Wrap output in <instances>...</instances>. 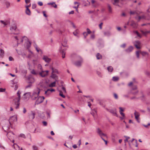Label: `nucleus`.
Returning <instances> with one entry per match:
<instances>
[{
	"label": "nucleus",
	"mask_w": 150,
	"mask_h": 150,
	"mask_svg": "<svg viewBox=\"0 0 150 150\" xmlns=\"http://www.w3.org/2000/svg\"><path fill=\"white\" fill-rule=\"evenodd\" d=\"M107 69L109 72H112L113 70V68L111 66H109L108 67Z\"/></svg>",
	"instance_id": "nucleus-33"
},
{
	"label": "nucleus",
	"mask_w": 150,
	"mask_h": 150,
	"mask_svg": "<svg viewBox=\"0 0 150 150\" xmlns=\"http://www.w3.org/2000/svg\"><path fill=\"white\" fill-rule=\"evenodd\" d=\"M119 79V78L118 77L114 76L113 77L112 80L114 81H116Z\"/></svg>",
	"instance_id": "nucleus-35"
},
{
	"label": "nucleus",
	"mask_w": 150,
	"mask_h": 150,
	"mask_svg": "<svg viewBox=\"0 0 150 150\" xmlns=\"http://www.w3.org/2000/svg\"><path fill=\"white\" fill-rule=\"evenodd\" d=\"M61 86L62 87V88L63 92H64V93H66V90L64 86L63 85H61Z\"/></svg>",
	"instance_id": "nucleus-38"
},
{
	"label": "nucleus",
	"mask_w": 150,
	"mask_h": 150,
	"mask_svg": "<svg viewBox=\"0 0 150 150\" xmlns=\"http://www.w3.org/2000/svg\"><path fill=\"white\" fill-rule=\"evenodd\" d=\"M13 147L14 149H16V150H22V148L20 149V147L16 144H14L13 146Z\"/></svg>",
	"instance_id": "nucleus-19"
},
{
	"label": "nucleus",
	"mask_w": 150,
	"mask_h": 150,
	"mask_svg": "<svg viewBox=\"0 0 150 150\" xmlns=\"http://www.w3.org/2000/svg\"><path fill=\"white\" fill-rule=\"evenodd\" d=\"M59 95L61 96L62 97L64 98L65 97V96L63 94V93L61 91H59Z\"/></svg>",
	"instance_id": "nucleus-34"
},
{
	"label": "nucleus",
	"mask_w": 150,
	"mask_h": 150,
	"mask_svg": "<svg viewBox=\"0 0 150 150\" xmlns=\"http://www.w3.org/2000/svg\"><path fill=\"white\" fill-rule=\"evenodd\" d=\"M87 33L89 34H90L91 33V31L88 28H87L86 29Z\"/></svg>",
	"instance_id": "nucleus-47"
},
{
	"label": "nucleus",
	"mask_w": 150,
	"mask_h": 150,
	"mask_svg": "<svg viewBox=\"0 0 150 150\" xmlns=\"http://www.w3.org/2000/svg\"><path fill=\"white\" fill-rule=\"evenodd\" d=\"M25 13L28 15H30L31 14V12L30 10L28 8H26Z\"/></svg>",
	"instance_id": "nucleus-25"
},
{
	"label": "nucleus",
	"mask_w": 150,
	"mask_h": 150,
	"mask_svg": "<svg viewBox=\"0 0 150 150\" xmlns=\"http://www.w3.org/2000/svg\"><path fill=\"white\" fill-rule=\"evenodd\" d=\"M134 115L135 116V119L138 122H139L138 120L139 116V113L137 112L136 111H135V112L134 113Z\"/></svg>",
	"instance_id": "nucleus-18"
},
{
	"label": "nucleus",
	"mask_w": 150,
	"mask_h": 150,
	"mask_svg": "<svg viewBox=\"0 0 150 150\" xmlns=\"http://www.w3.org/2000/svg\"><path fill=\"white\" fill-rule=\"evenodd\" d=\"M88 34L86 32H84L83 33V35L85 38H86V37L88 35Z\"/></svg>",
	"instance_id": "nucleus-40"
},
{
	"label": "nucleus",
	"mask_w": 150,
	"mask_h": 150,
	"mask_svg": "<svg viewBox=\"0 0 150 150\" xmlns=\"http://www.w3.org/2000/svg\"><path fill=\"white\" fill-rule=\"evenodd\" d=\"M42 13H43V16L44 17H47V16L46 15V14L45 13V11H43L42 12Z\"/></svg>",
	"instance_id": "nucleus-55"
},
{
	"label": "nucleus",
	"mask_w": 150,
	"mask_h": 150,
	"mask_svg": "<svg viewBox=\"0 0 150 150\" xmlns=\"http://www.w3.org/2000/svg\"><path fill=\"white\" fill-rule=\"evenodd\" d=\"M103 24V23H101L99 25V28H100V29H102V25Z\"/></svg>",
	"instance_id": "nucleus-53"
},
{
	"label": "nucleus",
	"mask_w": 150,
	"mask_h": 150,
	"mask_svg": "<svg viewBox=\"0 0 150 150\" xmlns=\"http://www.w3.org/2000/svg\"><path fill=\"white\" fill-rule=\"evenodd\" d=\"M9 128H10L9 126L8 125H7L6 124L3 127V128L5 132H8V133L7 134V135L8 134V133L9 132L13 134H14V133H13V132H12L9 131V132H8V130H9Z\"/></svg>",
	"instance_id": "nucleus-6"
},
{
	"label": "nucleus",
	"mask_w": 150,
	"mask_h": 150,
	"mask_svg": "<svg viewBox=\"0 0 150 150\" xmlns=\"http://www.w3.org/2000/svg\"><path fill=\"white\" fill-rule=\"evenodd\" d=\"M40 92V90L38 88L35 90L33 92L31 96V98L33 100H35L38 97Z\"/></svg>",
	"instance_id": "nucleus-3"
},
{
	"label": "nucleus",
	"mask_w": 150,
	"mask_h": 150,
	"mask_svg": "<svg viewBox=\"0 0 150 150\" xmlns=\"http://www.w3.org/2000/svg\"><path fill=\"white\" fill-rule=\"evenodd\" d=\"M39 75L42 77H44L47 76V73H45L43 71L39 73Z\"/></svg>",
	"instance_id": "nucleus-20"
},
{
	"label": "nucleus",
	"mask_w": 150,
	"mask_h": 150,
	"mask_svg": "<svg viewBox=\"0 0 150 150\" xmlns=\"http://www.w3.org/2000/svg\"><path fill=\"white\" fill-rule=\"evenodd\" d=\"M130 25L134 29H136L137 28V24L134 22L133 21H131V23Z\"/></svg>",
	"instance_id": "nucleus-17"
},
{
	"label": "nucleus",
	"mask_w": 150,
	"mask_h": 150,
	"mask_svg": "<svg viewBox=\"0 0 150 150\" xmlns=\"http://www.w3.org/2000/svg\"><path fill=\"white\" fill-rule=\"evenodd\" d=\"M133 91L132 90H130L129 93H131L133 95H135L137 94L139 92L138 90H137L135 92H133Z\"/></svg>",
	"instance_id": "nucleus-27"
},
{
	"label": "nucleus",
	"mask_w": 150,
	"mask_h": 150,
	"mask_svg": "<svg viewBox=\"0 0 150 150\" xmlns=\"http://www.w3.org/2000/svg\"><path fill=\"white\" fill-rule=\"evenodd\" d=\"M134 45L136 47L137 49H140L141 48L140 47L138 46V45H139L140 44V42L139 41H136Z\"/></svg>",
	"instance_id": "nucleus-14"
},
{
	"label": "nucleus",
	"mask_w": 150,
	"mask_h": 150,
	"mask_svg": "<svg viewBox=\"0 0 150 150\" xmlns=\"http://www.w3.org/2000/svg\"><path fill=\"white\" fill-rule=\"evenodd\" d=\"M113 96L114 98L116 99H118V96L115 93H114L113 94Z\"/></svg>",
	"instance_id": "nucleus-44"
},
{
	"label": "nucleus",
	"mask_w": 150,
	"mask_h": 150,
	"mask_svg": "<svg viewBox=\"0 0 150 150\" xmlns=\"http://www.w3.org/2000/svg\"><path fill=\"white\" fill-rule=\"evenodd\" d=\"M96 58L97 59H100L102 58V56L99 53H98L96 55Z\"/></svg>",
	"instance_id": "nucleus-30"
},
{
	"label": "nucleus",
	"mask_w": 150,
	"mask_h": 150,
	"mask_svg": "<svg viewBox=\"0 0 150 150\" xmlns=\"http://www.w3.org/2000/svg\"><path fill=\"white\" fill-rule=\"evenodd\" d=\"M125 46H126V44L124 43V44H123L121 45L120 46V47H123V48H124L125 47Z\"/></svg>",
	"instance_id": "nucleus-58"
},
{
	"label": "nucleus",
	"mask_w": 150,
	"mask_h": 150,
	"mask_svg": "<svg viewBox=\"0 0 150 150\" xmlns=\"http://www.w3.org/2000/svg\"><path fill=\"white\" fill-rule=\"evenodd\" d=\"M35 113L33 111H31L30 114H29V117L31 120H33L35 117Z\"/></svg>",
	"instance_id": "nucleus-10"
},
{
	"label": "nucleus",
	"mask_w": 150,
	"mask_h": 150,
	"mask_svg": "<svg viewBox=\"0 0 150 150\" xmlns=\"http://www.w3.org/2000/svg\"><path fill=\"white\" fill-rule=\"evenodd\" d=\"M38 4L40 6H42L43 5V3L41 2H39L38 3Z\"/></svg>",
	"instance_id": "nucleus-60"
},
{
	"label": "nucleus",
	"mask_w": 150,
	"mask_h": 150,
	"mask_svg": "<svg viewBox=\"0 0 150 150\" xmlns=\"http://www.w3.org/2000/svg\"><path fill=\"white\" fill-rule=\"evenodd\" d=\"M47 4L48 5H52V6L54 8H57V6L55 4L54 2H53L51 3H49Z\"/></svg>",
	"instance_id": "nucleus-23"
},
{
	"label": "nucleus",
	"mask_w": 150,
	"mask_h": 150,
	"mask_svg": "<svg viewBox=\"0 0 150 150\" xmlns=\"http://www.w3.org/2000/svg\"><path fill=\"white\" fill-rule=\"evenodd\" d=\"M120 115L123 117H125V114L122 112H120Z\"/></svg>",
	"instance_id": "nucleus-59"
},
{
	"label": "nucleus",
	"mask_w": 150,
	"mask_h": 150,
	"mask_svg": "<svg viewBox=\"0 0 150 150\" xmlns=\"http://www.w3.org/2000/svg\"><path fill=\"white\" fill-rule=\"evenodd\" d=\"M135 18L137 19H138V21H139L140 20L142 19V17H141V16H139L138 17H135Z\"/></svg>",
	"instance_id": "nucleus-49"
},
{
	"label": "nucleus",
	"mask_w": 150,
	"mask_h": 150,
	"mask_svg": "<svg viewBox=\"0 0 150 150\" xmlns=\"http://www.w3.org/2000/svg\"><path fill=\"white\" fill-rule=\"evenodd\" d=\"M137 89V86H134L132 88L131 90L134 91V90Z\"/></svg>",
	"instance_id": "nucleus-51"
},
{
	"label": "nucleus",
	"mask_w": 150,
	"mask_h": 150,
	"mask_svg": "<svg viewBox=\"0 0 150 150\" xmlns=\"http://www.w3.org/2000/svg\"><path fill=\"white\" fill-rule=\"evenodd\" d=\"M137 57L138 58H139V51H137L136 53Z\"/></svg>",
	"instance_id": "nucleus-41"
},
{
	"label": "nucleus",
	"mask_w": 150,
	"mask_h": 150,
	"mask_svg": "<svg viewBox=\"0 0 150 150\" xmlns=\"http://www.w3.org/2000/svg\"><path fill=\"white\" fill-rule=\"evenodd\" d=\"M42 123L43 124V125L44 126H46L47 125V123L46 122V121H43L42 122Z\"/></svg>",
	"instance_id": "nucleus-54"
},
{
	"label": "nucleus",
	"mask_w": 150,
	"mask_h": 150,
	"mask_svg": "<svg viewBox=\"0 0 150 150\" xmlns=\"http://www.w3.org/2000/svg\"><path fill=\"white\" fill-rule=\"evenodd\" d=\"M66 50V49H64L63 50L62 49V48L60 47V51L62 53V58H64L65 57V54L66 52L65 51Z\"/></svg>",
	"instance_id": "nucleus-13"
},
{
	"label": "nucleus",
	"mask_w": 150,
	"mask_h": 150,
	"mask_svg": "<svg viewBox=\"0 0 150 150\" xmlns=\"http://www.w3.org/2000/svg\"><path fill=\"white\" fill-rule=\"evenodd\" d=\"M33 150H38V147L35 146H32Z\"/></svg>",
	"instance_id": "nucleus-43"
},
{
	"label": "nucleus",
	"mask_w": 150,
	"mask_h": 150,
	"mask_svg": "<svg viewBox=\"0 0 150 150\" xmlns=\"http://www.w3.org/2000/svg\"><path fill=\"white\" fill-rule=\"evenodd\" d=\"M56 82L57 81H54L52 82L49 85V86L50 87H53L55 86V84Z\"/></svg>",
	"instance_id": "nucleus-31"
},
{
	"label": "nucleus",
	"mask_w": 150,
	"mask_h": 150,
	"mask_svg": "<svg viewBox=\"0 0 150 150\" xmlns=\"http://www.w3.org/2000/svg\"><path fill=\"white\" fill-rule=\"evenodd\" d=\"M6 4L7 8H8L10 6V3L8 1H6Z\"/></svg>",
	"instance_id": "nucleus-46"
},
{
	"label": "nucleus",
	"mask_w": 150,
	"mask_h": 150,
	"mask_svg": "<svg viewBox=\"0 0 150 150\" xmlns=\"http://www.w3.org/2000/svg\"><path fill=\"white\" fill-rule=\"evenodd\" d=\"M97 132L100 137H101L102 136L106 137V135L103 133L102 131L99 128L97 129Z\"/></svg>",
	"instance_id": "nucleus-8"
},
{
	"label": "nucleus",
	"mask_w": 150,
	"mask_h": 150,
	"mask_svg": "<svg viewBox=\"0 0 150 150\" xmlns=\"http://www.w3.org/2000/svg\"><path fill=\"white\" fill-rule=\"evenodd\" d=\"M108 11H109V12L110 13H111L112 12V8L110 5L109 4H108Z\"/></svg>",
	"instance_id": "nucleus-29"
},
{
	"label": "nucleus",
	"mask_w": 150,
	"mask_h": 150,
	"mask_svg": "<svg viewBox=\"0 0 150 150\" xmlns=\"http://www.w3.org/2000/svg\"><path fill=\"white\" fill-rule=\"evenodd\" d=\"M150 33V31H146L145 32H144L143 33L144 34H146L148 33Z\"/></svg>",
	"instance_id": "nucleus-52"
},
{
	"label": "nucleus",
	"mask_w": 150,
	"mask_h": 150,
	"mask_svg": "<svg viewBox=\"0 0 150 150\" xmlns=\"http://www.w3.org/2000/svg\"><path fill=\"white\" fill-rule=\"evenodd\" d=\"M113 5L116 6L118 5V4L119 2V0H111Z\"/></svg>",
	"instance_id": "nucleus-24"
},
{
	"label": "nucleus",
	"mask_w": 150,
	"mask_h": 150,
	"mask_svg": "<svg viewBox=\"0 0 150 150\" xmlns=\"http://www.w3.org/2000/svg\"><path fill=\"white\" fill-rule=\"evenodd\" d=\"M45 98L44 96L38 97L35 102V105H38L42 103Z\"/></svg>",
	"instance_id": "nucleus-5"
},
{
	"label": "nucleus",
	"mask_w": 150,
	"mask_h": 150,
	"mask_svg": "<svg viewBox=\"0 0 150 150\" xmlns=\"http://www.w3.org/2000/svg\"><path fill=\"white\" fill-rule=\"evenodd\" d=\"M0 22L4 25V26L10 24V21L9 20H5L4 21L0 20Z\"/></svg>",
	"instance_id": "nucleus-9"
},
{
	"label": "nucleus",
	"mask_w": 150,
	"mask_h": 150,
	"mask_svg": "<svg viewBox=\"0 0 150 150\" xmlns=\"http://www.w3.org/2000/svg\"><path fill=\"white\" fill-rule=\"evenodd\" d=\"M31 86L32 85L31 84H29L25 87V88H30Z\"/></svg>",
	"instance_id": "nucleus-61"
},
{
	"label": "nucleus",
	"mask_w": 150,
	"mask_h": 150,
	"mask_svg": "<svg viewBox=\"0 0 150 150\" xmlns=\"http://www.w3.org/2000/svg\"><path fill=\"white\" fill-rule=\"evenodd\" d=\"M95 35L94 34H92L91 35V36L90 38L91 39L93 40L95 38Z\"/></svg>",
	"instance_id": "nucleus-48"
},
{
	"label": "nucleus",
	"mask_w": 150,
	"mask_h": 150,
	"mask_svg": "<svg viewBox=\"0 0 150 150\" xmlns=\"http://www.w3.org/2000/svg\"><path fill=\"white\" fill-rule=\"evenodd\" d=\"M31 43L30 42V41H28V43H27V49L29 48L31 46Z\"/></svg>",
	"instance_id": "nucleus-36"
},
{
	"label": "nucleus",
	"mask_w": 150,
	"mask_h": 150,
	"mask_svg": "<svg viewBox=\"0 0 150 150\" xmlns=\"http://www.w3.org/2000/svg\"><path fill=\"white\" fill-rule=\"evenodd\" d=\"M141 100H145L144 99V95H142V96L141 97Z\"/></svg>",
	"instance_id": "nucleus-57"
},
{
	"label": "nucleus",
	"mask_w": 150,
	"mask_h": 150,
	"mask_svg": "<svg viewBox=\"0 0 150 150\" xmlns=\"http://www.w3.org/2000/svg\"><path fill=\"white\" fill-rule=\"evenodd\" d=\"M143 56H145L146 55H148V53L147 52H141Z\"/></svg>",
	"instance_id": "nucleus-39"
},
{
	"label": "nucleus",
	"mask_w": 150,
	"mask_h": 150,
	"mask_svg": "<svg viewBox=\"0 0 150 150\" xmlns=\"http://www.w3.org/2000/svg\"><path fill=\"white\" fill-rule=\"evenodd\" d=\"M13 60V58L11 57H9V60L10 61H12Z\"/></svg>",
	"instance_id": "nucleus-62"
},
{
	"label": "nucleus",
	"mask_w": 150,
	"mask_h": 150,
	"mask_svg": "<svg viewBox=\"0 0 150 150\" xmlns=\"http://www.w3.org/2000/svg\"><path fill=\"white\" fill-rule=\"evenodd\" d=\"M50 76L54 80V81L57 82H58L59 81L58 77L57 75H56L55 74L51 73V74Z\"/></svg>",
	"instance_id": "nucleus-7"
},
{
	"label": "nucleus",
	"mask_w": 150,
	"mask_h": 150,
	"mask_svg": "<svg viewBox=\"0 0 150 150\" xmlns=\"http://www.w3.org/2000/svg\"><path fill=\"white\" fill-rule=\"evenodd\" d=\"M19 136L21 137H23V138H24V139H25L26 138L25 135L23 134H20Z\"/></svg>",
	"instance_id": "nucleus-42"
},
{
	"label": "nucleus",
	"mask_w": 150,
	"mask_h": 150,
	"mask_svg": "<svg viewBox=\"0 0 150 150\" xmlns=\"http://www.w3.org/2000/svg\"><path fill=\"white\" fill-rule=\"evenodd\" d=\"M0 51V57L2 58L3 57L4 53V51L2 49H1Z\"/></svg>",
	"instance_id": "nucleus-26"
},
{
	"label": "nucleus",
	"mask_w": 150,
	"mask_h": 150,
	"mask_svg": "<svg viewBox=\"0 0 150 150\" xmlns=\"http://www.w3.org/2000/svg\"><path fill=\"white\" fill-rule=\"evenodd\" d=\"M30 93L28 92L25 93L24 94V98L25 100H28L30 97Z\"/></svg>",
	"instance_id": "nucleus-12"
},
{
	"label": "nucleus",
	"mask_w": 150,
	"mask_h": 150,
	"mask_svg": "<svg viewBox=\"0 0 150 150\" xmlns=\"http://www.w3.org/2000/svg\"><path fill=\"white\" fill-rule=\"evenodd\" d=\"M104 35L107 36H109L111 35V33L110 31H108L104 32Z\"/></svg>",
	"instance_id": "nucleus-28"
},
{
	"label": "nucleus",
	"mask_w": 150,
	"mask_h": 150,
	"mask_svg": "<svg viewBox=\"0 0 150 150\" xmlns=\"http://www.w3.org/2000/svg\"><path fill=\"white\" fill-rule=\"evenodd\" d=\"M96 73L99 76L101 77H102V76L100 72L98 71H97Z\"/></svg>",
	"instance_id": "nucleus-37"
},
{
	"label": "nucleus",
	"mask_w": 150,
	"mask_h": 150,
	"mask_svg": "<svg viewBox=\"0 0 150 150\" xmlns=\"http://www.w3.org/2000/svg\"><path fill=\"white\" fill-rule=\"evenodd\" d=\"M133 49V47L132 46H130L127 49L125 50V51L127 53H129L132 51Z\"/></svg>",
	"instance_id": "nucleus-16"
},
{
	"label": "nucleus",
	"mask_w": 150,
	"mask_h": 150,
	"mask_svg": "<svg viewBox=\"0 0 150 150\" xmlns=\"http://www.w3.org/2000/svg\"><path fill=\"white\" fill-rule=\"evenodd\" d=\"M116 112V109L115 108L110 109L109 111V112L112 114L113 115L117 116V115Z\"/></svg>",
	"instance_id": "nucleus-11"
},
{
	"label": "nucleus",
	"mask_w": 150,
	"mask_h": 150,
	"mask_svg": "<svg viewBox=\"0 0 150 150\" xmlns=\"http://www.w3.org/2000/svg\"><path fill=\"white\" fill-rule=\"evenodd\" d=\"M20 94L21 93L20 92V91H18L17 93L18 97L15 99L17 100V101L15 102V105H16L15 107L16 109H18L19 108L20 105L19 101L21 98Z\"/></svg>",
	"instance_id": "nucleus-2"
},
{
	"label": "nucleus",
	"mask_w": 150,
	"mask_h": 150,
	"mask_svg": "<svg viewBox=\"0 0 150 150\" xmlns=\"http://www.w3.org/2000/svg\"><path fill=\"white\" fill-rule=\"evenodd\" d=\"M26 112V110L25 108H23V112L24 113H25Z\"/></svg>",
	"instance_id": "nucleus-64"
},
{
	"label": "nucleus",
	"mask_w": 150,
	"mask_h": 150,
	"mask_svg": "<svg viewBox=\"0 0 150 150\" xmlns=\"http://www.w3.org/2000/svg\"><path fill=\"white\" fill-rule=\"evenodd\" d=\"M43 59L47 63H49L51 60V59L49 58L47 56L44 55L43 56Z\"/></svg>",
	"instance_id": "nucleus-15"
},
{
	"label": "nucleus",
	"mask_w": 150,
	"mask_h": 150,
	"mask_svg": "<svg viewBox=\"0 0 150 150\" xmlns=\"http://www.w3.org/2000/svg\"><path fill=\"white\" fill-rule=\"evenodd\" d=\"M136 13V12L135 11H130V14L132 15L135 13Z\"/></svg>",
	"instance_id": "nucleus-63"
},
{
	"label": "nucleus",
	"mask_w": 150,
	"mask_h": 150,
	"mask_svg": "<svg viewBox=\"0 0 150 150\" xmlns=\"http://www.w3.org/2000/svg\"><path fill=\"white\" fill-rule=\"evenodd\" d=\"M17 117L16 116H13L11 117L8 120L9 123L10 124V127L12 128V124L14 122L17 121Z\"/></svg>",
	"instance_id": "nucleus-4"
},
{
	"label": "nucleus",
	"mask_w": 150,
	"mask_h": 150,
	"mask_svg": "<svg viewBox=\"0 0 150 150\" xmlns=\"http://www.w3.org/2000/svg\"><path fill=\"white\" fill-rule=\"evenodd\" d=\"M74 59L76 61L74 62V64L78 67H81L83 62L82 58L80 56L76 55L74 57Z\"/></svg>",
	"instance_id": "nucleus-1"
},
{
	"label": "nucleus",
	"mask_w": 150,
	"mask_h": 150,
	"mask_svg": "<svg viewBox=\"0 0 150 150\" xmlns=\"http://www.w3.org/2000/svg\"><path fill=\"white\" fill-rule=\"evenodd\" d=\"M17 28V27L16 25H14L13 26H12L10 28V30L12 32L16 30Z\"/></svg>",
	"instance_id": "nucleus-22"
},
{
	"label": "nucleus",
	"mask_w": 150,
	"mask_h": 150,
	"mask_svg": "<svg viewBox=\"0 0 150 150\" xmlns=\"http://www.w3.org/2000/svg\"><path fill=\"white\" fill-rule=\"evenodd\" d=\"M119 109H120V112H123L124 111V110L123 109L122 107H119Z\"/></svg>",
	"instance_id": "nucleus-50"
},
{
	"label": "nucleus",
	"mask_w": 150,
	"mask_h": 150,
	"mask_svg": "<svg viewBox=\"0 0 150 150\" xmlns=\"http://www.w3.org/2000/svg\"><path fill=\"white\" fill-rule=\"evenodd\" d=\"M133 33H134L136 34L137 35V36L138 37H139L140 38H141V35H140V34L139 33V32L137 31L134 30L133 31Z\"/></svg>",
	"instance_id": "nucleus-32"
},
{
	"label": "nucleus",
	"mask_w": 150,
	"mask_h": 150,
	"mask_svg": "<svg viewBox=\"0 0 150 150\" xmlns=\"http://www.w3.org/2000/svg\"><path fill=\"white\" fill-rule=\"evenodd\" d=\"M51 69L52 70V73H53V74L56 73L57 74H59V72L58 71V70L56 69H54L53 67H52L51 68Z\"/></svg>",
	"instance_id": "nucleus-21"
},
{
	"label": "nucleus",
	"mask_w": 150,
	"mask_h": 150,
	"mask_svg": "<svg viewBox=\"0 0 150 150\" xmlns=\"http://www.w3.org/2000/svg\"><path fill=\"white\" fill-rule=\"evenodd\" d=\"M5 91V89L0 88V92H3Z\"/></svg>",
	"instance_id": "nucleus-56"
},
{
	"label": "nucleus",
	"mask_w": 150,
	"mask_h": 150,
	"mask_svg": "<svg viewBox=\"0 0 150 150\" xmlns=\"http://www.w3.org/2000/svg\"><path fill=\"white\" fill-rule=\"evenodd\" d=\"M31 73L35 75H37V74L34 69H33L31 71Z\"/></svg>",
	"instance_id": "nucleus-45"
}]
</instances>
